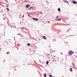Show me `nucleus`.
I'll list each match as a JSON object with an SVG mask.
<instances>
[{"label":"nucleus","instance_id":"f257e3e1","mask_svg":"<svg viewBox=\"0 0 77 77\" xmlns=\"http://www.w3.org/2000/svg\"><path fill=\"white\" fill-rule=\"evenodd\" d=\"M68 53H69V55H71V54H74V52H72V51H70Z\"/></svg>","mask_w":77,"mask_h":77},{"label":"nucleus","instance_id":"f03ea898","mask_svg":"<svg viewBox=\"0 0 77 77\" xmlns=\"http://www.w3.org/2000/svg\"><path fill=\"white\" fill-rule=\"evenodd\" d=\"M73 3V4H77V2L76 1H73V2H72Z\"/></svg>","mask_w":77,"mask_h":77},{"label":"nucleus","instance_id":"7ed1b4c3","mask_svg":"<svg viewBox=\"0 0 77 77\" xmlns=\"http://www.w3.org/2000/svg\"><path fill=\"white\" fill-rule=\"evenodd\" d=\"M30 6V5H29V4H27L26 5V8H29V7Z\"/></svg>","mask_w":77,"mask_h":77},{"label":"nucleus","instance_id":"20e7f679","mask_svg":"<svg viewBox=\"0 0 77 77\" xmlns=\"http://www.w3.org/2000/svg\"><path fill=\"white\" fill-rule=\"evenodd\" d=\"M33 20L35 21H38V19L37 18H33Z\"/></svg>","mask_w":77,"mask_h":77},{"label":"nucleus","instance_id":"39448f33","mask_svg":"<svg viewBox=\"0 0 77 77\" xmlns=\"http://www.w3.org/2000/svg\"><path fill=\"white\" fill-rule=\"evenodd\" d=\"M43 38L44 39H47V38L45 36H43Z\"/></svg>","mask_w":77,"mask_h":77},{"label":"nucleus","instance_id":"423d86ee","mask_svg":"<svg viewBox=\"0 0 77 77\" xmlns=\"http://www.w3.org/2000/svg\"><path fill=\"white\" fill-rule=\"evenodd\" d=\"M64 2H65V3H68V2L66 0H64Z\"/></svg>","mask_w":77,"mask_h":77},{"label":"nucleus","instance_id":"0eeeda50","mask_svg":"<svg viewBox=\"0 0 77 77\" xmlns=\"http://www.w3.org/2000/svg\"><path fill=\"white\" fill-rule=\"evenodd\" d=\"M44 76L45 77H47V75H46V73H45L44 74Z\"/></svg>","mask_w":77,"mask_h":77},{"label":"nucleus","instance_id":"6e6552de","mask_svg":"<svg viewBox=\"0 0 77 77\" xmlns=\"http://www.w3.org/2000/svg\"><path fill=\"white\" fill-rule=\"evenodd\" d=\"M49 62L48 61H47L46 62V65H48V64Z\"/></svg>","mask_w":77,"mask_h":77},{"label":"nucleus","instance_id":"1a4fd4ad","mask_svg":"<svg viewBox=\"0 0 77 77\" xmlns=\"http://www.w3.org/2000/svg\"><path fill=\"white\" fill-rule=\"evenodd\" d=\"M70 71H72V68H70Z\"/></svg>","mask_w":77,"mask_h":77},{"label":"nucleus","instance_id":"9d476101","mask_svg":"<svg viewBox=\"0 0 77 77\" xmlns=\"http://www.w3.org/2000/svg\"><path fill=\"white\" fill-rule=\"evenodd\" d=\"M58 11H60V8H59L58 9Z\"/></svg>","mask_w":77,"mask_h":77},{"label":"nucleus","instance_id":"9b49d317","mask_svg":"<svg viewBox=\"0 0 77 77\" xmlns=\"http://www.w3.org/2000/svg\"><path fill=\"white\" fill-rule=\"evenodd\" d=\"M6 9H7V10H8V12L9 11V8H6Z\"/></svg>","mask_w":77,"mask_h":77},{"label":"nucleus","instance_id":"f8f14e48","mask_svg":"<svg viewBox=\"0 0 77 77\" xmlns=\"http://www.w3.org/2000/svg\"><path fill=\"white\" fill-rule=\"evenodd\" d=\"M72 64L73 65V66H75V64L74 63H72Z\"/></svg>","mask_w":77,"mask_h":77},{"label":"nucleus","instance_id":"ddd939ff","mask_svg":"<svg viewBox=\"0 0 77 77\" xmlns=\"http://www.w3.org/2000/svg\"><path fill=\"white\" fill-rule=\"evenodd\" d=\"M30 45V44L29 43H28L27 44L28 46H29V45Z\"/></svg>","mask_w":77,"mask_h":77},{"label":"nucleus","instance_id":"4468645a","mask_svg":"<svg viewBox=\"0 0 77 77\" xmlns=\"http://www.w3.org/2000/svg\"><path fill=\"white\" fill-rule=\"evenodd\" d=\"M58 21H61V19H59Z\"/></svg>","mask_w":77,"mask_h":77},{"label":"nucleus","instance_id":"2eb2a0df","mask_svg":"<svg viewBox=\"0 0 77 77\" xmlns=\"http://www.w3.org/2000/svg\"><path fill=\"white\" fill-rule=\"evenodd\" d=\"M49 77H52V75H49Z\"/></svg>","mask_w":77,"mask_h":77},{"label":"nucleus","instance_id":"dca6fc26","mask_svg":"<svg viewBox=\"0 0 77 77\" xmlns=\"http://www.w3.org/2000/svg\"><path fill=\"white\" fill-rule=\"evenodd\" d=\"M18 35H21V34L20 33H19L18 34H17Z\"/></svg>","mask_w":77,"mask_h":77},{"label":"nucleus","instance_id":"f3484780","mask_svg":"<svg viewBox=\"0 0 77 77\" xmlns=\"http://www.w3.org/2000/svg\"><path fill=\"white\" fill-rule=\"evenodd\" d=\"M59 18V16H57V18Z\"/></svg>","mask_w":77,"mask_h":77},{"label":"nucleus","instance_id":"a211bd4d","mask_svg":"<svg viewBox=\"0 0 77 77\" xmlns=\"http://www.w3.org/2000/svg\"><path fill=\"white\" fill-rule=\"evenodd\" d=\"M3 19H4V20H5V18H4Z\"/></svg>","mask_w":77,"mask_h":77},{"label":"nucleus","instance_id":"6ab92c4d","mask_svg":"<svg viewBox=\"0 0 77 77\" xmlns=\"http://www.w3.org/2000/svg\"><path fill=\"white\" fill-rule=\"evenodd\" d=\"M25 2H27V1H25Z\"/></svg>","mask_w":77,"mask_h":77},{"label":"nucleus","instance_id":"aec40b11","mask_svg":"<svg viewBox=\"0 0 77 77\" xmlns=\"http://www.w3.org/2000/svg\"><path fill=\"white\" fill-rule=\"evenodd\" d=\"M28 16H29V17H30V15H28Z\"/></svg>","mask_w":77,"mask_h":77},{"label":"nucleus","instance_id":"412c9836","mask_svg":"<svg viewBox=\"0 0 77 77\" xmlns=\"http://www.w3.org/2000/svg\"><path fill=\"white\" fill-rule=\"evenodd\" d=\"M48 23H50L49 21H48Z\"/></svg>","mask_w":77,"mask_h":77},{"label":"nucleus","instance_id":"4be33fe9","mask_svg":"<svg viewBox=\"0 0 77 77\" xmlns=\"http://www.w3.org/2000/svg\"><path fill=\"white\" fill-rule=\"evenodd\" d=\"M0 50H2V48H0Z\"/></svg>","mask_w":77,"mask_h":77},{"label":"nucleus","instance_id":"5701e85b","mask_svg":"<svg viewBox=\"0 0 77 77\" xmlns=\"http://www.w3.org/2000/svg\"><path fill=\"white\" fill-rule=\"evenodd\" d=\"M54 57H56V56H55Z\"/></svg>","mask_w":77,"mask_h":77},{"label":"nucleus","instance_id":"b1692460","mask_svg":"<svg viewBox=\"0 0 77 77\" xmlns=\"http://www.w3.org/2000/svg\"><path fill=\"white\" fill-rule=\"evenodd\" d=\"M69 31V30H67V32H68Z\"/></svg>","mask_w":77,"mask_h":77},{"label":"nucleus","instance_id":"393cba45","mask_svg":"<svg viewBox=\"0 0 77 77\" xmlns=\"http://www.w3.org/2000/svg\"><path fill=\"white\" fill-rule=\"evenodd\" d=\"M29 9H30V8Z\"/></svg>","mask_w":77,"mask_h":77}]
</instances>
